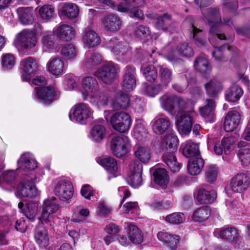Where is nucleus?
<instances>
[{
	"label": "nucleus",
	"instance_id": "5701e85b",
	"mask_svg": "<svg viewBox=\"0 0 250 250\" xmlns=\"http://www.w3.org/2000/svg\"><path fill=\"white\" fill-rule=\"evenodd\" d=\"M47 69L56 77L64 73V62L60 58L56 57L51 59L47 63Z\"/></svg>",
	"mask_w": 250,
	"mask_h": 250
},
{
	"label": "nucleus",
	"instance_id": "39448f33",
	"mask_svg": "<svg viewBox=\"0 0 250 250\" xmlns=\"http://www.w3.org/2000/svg\"><path fill=\"white\" fill-rule=\"evenodd\" d=\"M178 55L189 58L193 56L194 51L188 43L184 42L179 44L176 48H171L166 55V58L169 62L175 63L181 61Z\"/></svg>",
	"mask_w": 250,
	"mask_h": 250
},
{
	"label": "nucleus",
	"instance_id": "052dcab7",
	"mask_svg": "<svg viewBox=\"0 0 250 250\" xmlns=\"http://www.w3.org/2000/svg\"><path fill=\"white\" fill-rule=\"evenodd\" d=\"M133 134L139 141H143L147 138L148 132L143 124L138 123L134 128Z\"/></svg>",
	"mask_w": 250,
	"mask_h": 250
},
{
	"label": "nucleus",
	"instance_id": "4be33fe9",
	"mask_svg": "<svg viewBox=\"0 0 250 250\" xmlns=\"http://www.w3.org/2000/svg\"><path fill=\"white\" fill-rule=\"evenodd\" d=\"M216 192L211 190L207 187V188H199L195 196L197 201L200 204H207L213 202L216 199Z\"/></svg>",
	"mask_w": 250,
	"mask_h": 250
},
{
	"label": "nucleus",
	"instance_id": "2eb2a0df",
	"mask_svg": "<svg viewBox=\"0 0 250 250\" xmlns=\"http://www.w3.org/2000/svg\"><path fill=\"white\" fill-rule=\"evenodd\" d=\"M19 40L21 46L27 51L36 46L37 38L36 33L29 29H24L18 34Z\"/></svg>",
	"mask_w": 250,
	"mask_h": 250
},
{
	"label": "nucleus",
	"instance_id": "680f3d73",
	"mask_svg": "<svg viewBox=\"0 0 250 250\" xmlns=\"http://www.w3.org/2000/svg\"><path fill=\"white\" fill-rule=\"evenodd\" d=\"M60 53L66 59H72L76 56L77 51L72 44H66L62 46Z\"/></svg>",
	"mask_w": 250,
	"mask_h": 250
},
{
	"label": "nucleus",
	"instance_id": "69168bd1",
	"mask_svg": "<svg viewBox=\"0 0 250 250\" xmlns=\"http://www.w3.org/2000/svg\"><path fill=\"white\" fill-rule=\"evenodd\" d=\"M149 205L152 209L156 210L167 209L172 206L171 202L168 200H154L151 201Z\"/></svg>",
	"mask_w": 250,
	"mask_h": 250
},
{
	"label": "nucleus",
	"instance_id": "4c0bfd02",
	"mask_svg": "<svg viewBox=\"0 0 250 250\" xmlns=\"http://www.w3.org/2000/svg\"><path fill=\"white\" fill-rule=\"evenodd\" d=\"M102 61L100 54L96 53L88 54L83 62V67L86 69H92L99 65Z\"/></svg>",
	"mask_w": 250,
	"mask_h": 250
},
{
	"label": "nucleus",
	"instance_id": "f704fd0d",
	"mask_svg": "<svg viewBox=\"0 0 250 250\" xmlns=\"http://www.w3.org/2000/svg\"><path fill=\"white\" fill-rule=\"evenodd\" d=\"M83 41L84 45L88 48L96 46L101 42L99 36L94 31L90 29L84 31Z\"/></svg>",
	"mask_w": 250,
	"mask_h": 250
},
{
	"label": "nucleus",
	"instance_id": "a878e982",
	"mask_svg": "<svg viewBox=\"0 0 250 250\" xmlns=\"http://www.w3.org/2000/svg\"><path fill=\"white\" fill-rule=\"evenodd\" d=\"M102 23L106 30L117 32L121 29L123 23L120 18L114 14H109L102 20Z\"/></svg>",
	"mask_w": 250,
	"mask_h": 250
},
{
	"label": "nucleus",
	"instance_id": "37998d69",
	"mask_svg": "<svg viewBox=\"0 0 250 250\" xmlns=\"http://www.w3.org/2000/svg\"><path fill=\"white\" fill-rule=\"evenodd\" d=\"M106 134L105 127L100 124L94 125L90 132V139L95 142H100L104 138Z\"/></svg>",
	"mask_w": 250,
	"mask_h": 250
},
{
	"label": "nucleus",
	"instance_id": "412c9836",
	"mask_svg": "<svg viewBox=\"0 0 250 250\" xmlns=\"http://www.w3.org/2000/svg\"><path fill=\"white\" fill-rule=\"evenodd\" d=\"M36 95L41 103L49 104L56 98V90L52 87H36Z\"/></svg>",
	"mask_w": 250,
	"mask_h": 250
},
{
	"label": "nucleus",
	"instance_id": "09e8293b",
	"mask_svg": "<svg viewBox=\"0 0 250 250\" xmlns=\"http://www.w3.org/2000/svg\"><path fill=\"white\" fill-rule=\"evenodd\" d=\"M183 155L186 157H199L200 151L197 144L187 141L183 149Z\"/></svg>",
	"mask_w": 250,
	"mask_h": 250
},
{
	"label": "nucleus",
	"instance_id": "f3484780",
	"mask_svg": "<svg viewBox=\"0 0 250 250\" xmlns=\"http://www.w3.org/2000/svg\"><path fill=\"white\" fill-rule=\"evenodd\" d=\"M125 74L123 77L122 87L124 90H133L136 85V71L134 66L127 65L125 68Z\"/></svg>",
	"mask_w": 250,
	"mask_h": 250
},
{
	"label": "nucleus",
	"instance_id": "338daca9",
	"mask_svg": "<svg viewBox=\"0 0 250 250\" xmlns=\"http://www.w3.org/2000/svg\"><path fill=\"white\" fill-rule=\"evenodd\" d=\"M54 7L49 4H45L39 9V14L43 20H49L53 17L54 14Z\"/></svg>",
	"mask_w": 250,
	"mask_h": 250
},
{
	"label": "nucleus",
	"instance_id": "5fc2aeb1",
	"mask_svg": "<svg viewBox=\"0 0 250 250\" xmlns=\"http://www.w3.org/2000/svg\"><path fill=\"white\" fill-rule=\"evenodd\" d=\"M191 36L194 39L195 43L198 46H203L206 43V38L204 32L192 25L189 29Z\"/></svg>",
	"mask_w": 250,
	"mask_h": 250
},
{
	"label": "nucleus",
	"instance_id": "bf43d9fd",
	"mask_svg": "<svg viewBox=\"0 0 250 250\" xmlns=\"http://www.w3.org/2000/svg\"><path fill=\"white\" fill-rule=\"evenodd\" d=\"M218 170L214 165H209L206 167L205 175L206 181L210 183H213L217 179Z\"/></svg>",
	"mask_w": 250,
	"mask_h": 250
},
{
	"label": "nucleus",
	"instance_id": "e2e57ef3",
	"mask_svg": "<svg viewBox=\"0 0 250 250\" xmlns=\"http://www.w3.org/2000/svg\"><path fill=\"white\" fill-rule=\"evenodd\" d=\"M186 217L184 213L181 212H174L167 215L166 217V221L172 225H178L184 222Z\"/></svg>",
	"mask_w": 250,
	"mask_h": 250
},
{
	"label": "nucleus",
	"instance_id": "6e6552de",
	"mask_svg": "<svg viewBox=\"0 0 250 250\" xmlns=\"http://www.w3.org/2000/svg\"><path fill=\"white\" fill-rule=\"evenodd\" d=\"M35 180L27 179L19 183L17 187L16 195L19 197L33 198L39 194V191L34 185Z\"/></svg>",
	"mask_w": 250,
	"mask_h": 250
},
{
	"label": "nucleus",
	"instance_id": "7c9ffc66",
	"mask_svg": "<svg viewBox=\"0 0 250 250\" xmlns=\"http://www.w3.org/2000/svg\"><path fill=\"white\" fill-rule=\"evenodd\" d=\"M83 87L85 91L82 92L83 98L84 100L94 93L99 87L98 83L95 78L92 77H86L83 80Z\"/></svg>",
	"mask_w": 250,
	"mask_h": 250
},
{
	"label": "nucleus",
	"instance_id": "7ed1b4c3",
	"mask_svg": "<svg viewBox=\"0 0 250 250\" xmlns=\"http://www.w3.org/2000/svg\"><path fill=\"white\" fill-rule=\"evenodd\" d=\"M155 26L159 30L172 34L177 31L179 24L171 15L163 13L157 17Z\"/></svg>",
	"mask_w": 250,
	"mask_h": 250
},
{
	"label": "nucleus",
	"instance_id": "a19ab883",
	"mask_svg": "<svg viewBox=\"0 0 250 250\" xmlns=\"http://www.w3.org/2000/svg\"><path fill=\"white\" fill-rule=\"evenodd\" d=\"M176 98V96L173 95L161 97L159 100L162 108L170 114L174 113L175 110Z\"/></svg>",
	"mask_w": 250,
	"mask_h": 250
},
{
	"label": "nucleus",
	"instance_id": "2f4dec72",
	"mask_svg": "<svg viewBox=\"0 0 250 250\" xmlns=\"http://www.w3.org/2000/svg\"><path fill=\"white\" fill-rule=\"evenodd\" d=\"M24 205L20 202L18 204L19 208L24 215L30 221H34L38 210L39 204L37 202H30Z\"/></svg>",
	"mask_w": 250,
	"mask_h": 250
},
{
	"label": "nucleus",
	"instance_id": "8fccbe9b",
	"mask_svg": "<svg viewBox=\"0 0 250 250\" xmlns=\"http://www.w3.org/2000/svg\"><path fill=\"white\" fill-rule=\"evenodd\" d=\"M242 89L237 85H233L226 91V98L230 102L237 101L242 96Z\"/></svg>",
	"mask_w": 250,
	"mask_h": 250
},
{
	"label": "nucleus",
	"instance_id": "6ab92c4d",
	"mask_svg": "<svg viewBox=\"0 0 250 250\" xmlns=\"http://www.w3.org/2000/svg\"><path fill=\"white\" fill-rule=\"evenodd\" d=\"M106 46L111 49L115 55L124 56L129 50L128 43L123 41H120L116 37L112 38L107 41Z\"/></svg>",
	"mask_w": 250,
	"mask_h": 250
},
{
	"label": "nucleus",
	"instance_id": "9b49d317",
	"mask_svg": "<svg viewBox=\"0 0 250 250\" xmlns=\"http://www.w3.org/2000/svg\"><path fill=\"white\" fill-rule=\"evenodd\" d=\"M21 79L23 82L29 81L32 75L37 70L38 64L36 59L28 57L22 59L21 62Z\"/></svg>",
	"mask_w": 250,
	"mask_h": 250
},
{
	"label": "nucleus",
	"instance_id": "58836bf2",
	"mask_svg": "<svg viewBox=\"0 0 250 250\" xmlns=\"http://www.w3.org/2000/svg\"><path fill=\"white\" fill-rule=\"evenodd\" d=\"M159 78L160 83L167 88L173 79L172 70L163 66H159Z\"/></svg>",
	"mask_w": 250,
	"mask_h": 250
},
{
	"label": "nucleus",
	"instance_id": "0e129e2a",
	"mask_svg": "<svg viewBox=\"0 0 250 250\" xmlns=\"http://www.w3.org/2000/svg\"><path fill=\"white\" fill-rule=\"evenodd\" d=\"M194 67L201 73H206L209 69L208 62L203 57H198L195 61Z\"/></svg>",
	"mask_w": 250,
	"mask_h": 250
},
{
	"label": "nucleus",
	"instance_id": "13d9d810",
	"mask_svg": "<svg viewBox=\"0 0 250 250\" xmlns=\"http://www.w3.org/2000/svg\"><path fill=\"white\" fill-rule=\"evenodd\" d=\"M16 178V174L13 170L3 171L0 176V184L12 186Z\"/></svg>",
	"mask_w": 250,
	"mask_h": 250
},
{
	"label": "nucleus",
	"instance_id": "c756f323",
	"mask_svg": "<svg viewBox=\"0 0 250 250\" xmlns=\"http://www.w3.org/2000/svg\"><path fill=\"white\" fill-rule=\"evenodd\" d=\"M215 103L213 99H207L204 106L200 108L201 116L205 118L207 122L212 123L214 121L215 115L214 111Z\"/></svg>",
	"mask_w": 250,
	"mask_h": 250
},
{
	"label": "nucleus",
	"instance_id": "f8f14e48",
	"mask_svg": "<svg viewBox=\"0 0 250 250\" xmlns=\"http://www.w3.org/2000/svg\"><path fill=\"white\" fill-rule=\"evenodd\" d=\"M128 143V138L126 136L113 137L110 141V147L113 154L118 157L124 156L127 153Z\"/></svg>",
	"mask_w": 250,
	"mask_h": 250
},
{
	"label": "nucleus",
	"instance_id": "f257e3e1",
	"mask_svg": "<svg viewBox=\"0 0 250 250\" xmlns=\"http://www.w3.org/2000/svg\"><path fill=\"white\" fill-rule=\"evenodd\" d=\"M204 21L207 22L210 27L209 33L215 34L220 40H225L226 37L223 34L218 33V27L221 24H226L230 26L232 22L230 19H221L220 13L217 7H209L202 10Z\"/></svg>",
	"mask_w": 250,
	"mask_h": 250
},
{
	"label": "nucleus",
	"instance_id": "e433bc0d",
	"mask_svg": "<svg viewBox=\"0 0 250 250\" xmlns=\"http://www.w3.org/2000/svg\"><path fill=\"white\" fill-rule=\"evenodd\" d=\"M154 182L163 188H166L169 182L167 171L163 168H157L153 173Z\"/></svg>",
	"mask_w": 250,
	"mask_h": 250
},
{
	"label": "nucleus",
	"instance_id": "6e6d98bb",
	"mask_svg": "<svg viewBox=\"0 0 250 250\" xmlns=\"http://www.w3.org/2000/svg\"><path fill=\"white\" fill-rule=\"evenodd\" d=\"M89 211L87 208L81 206L77 207L74 210L72 221L78 223L83 221L89 215Z\"/></svg>",
	"mask_w": 250,
	"mask_h": 250
},
{
	"label": "nucleus",
	"instance_id": "3c124183",
	"mask_svg": "<svg viewBox=\"0 0 250 250\" xmlns=\"http://www.w3.org/2000/svg\"><path fill=\"white\" fill-rule=\"evenodd\" d=\"M210 215V209L208 206H204L195 210L192 218L196 222H202L206 220Z\"/></svg>",
	"mask_w": 250,
	"mask_h": 250
},
{
	"label": "nucleus",
	"instance_id": "cd10ccee",
	"mask_svg": "<svg viewBox=\"0 0 250 250\" xmlns=\"http://www.w3.org/2000/svg\"><path fill=\"white\" fill-rule=\"evenodd\" d=\"M18 169L33 170L37 167V162L29 152L22 154L17 161Z\"/></svg>",
	"mask_w": 250,
	"mask_h": 250
},
{
	"label": "nucleus",
	"instance_id": "a211bd4d",
	"mask_svg": "<svg viewBox=\"0 0 250 250\" xmlns=\"http://www.w3.org/2000/svg\"><path fill=\"white\" fill-rule=\"evenodd\" d=\"M250 176L245 173L238 174L232 178L230 187L236 192H241L246 190L250 185Z\"/></svg>",
	"mask_w": 250,
	"mask_h": 250
},
{
	"label": "nucleus",
	"instance_id": "ddd939ff",
	"mask_svg": "<svg viewBox=\"0 0 250 250\" xmlns=\"http://www.w3.org/2000/svg\"><path fill=\"white\" fill-rule=\"evenodd\" d=\"M196 113L193 110L182 114L176 122L178 130L181 134H188L192 127L193 118L196 116Z\"/></svg>",
	"mask_w": 250,
	"mask_h": 250
},
{
	"label": "nucleus",
	"instance_id": "b1692460",
	"mask_svg": "<svg viewBox=\"0 0 250 250\" xmlns=\"http://www.w3.org/2000/svg\"><path fill=\"white\" fill-rule=\"evenodd\" d=\"M235 141V138L233 136L225 137L222 139L221 141H219L214 144L213 150L215 154L218 155L222 154L223 151L227 155L229 154L231 146Z\"/></svg>",
	"mask_w": 250,
	"mask_h": 250
},
{
	"label": "nucleus",
	"instance_id": "a18cd8bd",
	"mask_svg": "<svg viewBox=\"0 0 250 250\" xmlns=\"http://www.w3.org/2000/svg\"><path fill=\"white\" fill-rule=\"evenodd\" d=\"M100 164L109 174L114 175L116 177L115 174L118 170V166L116 161L115 159L112 157H107L105 158L101 159L100 161H98Z\"/></svg>",
	"mask_w": 250,
	"mask_h": 250
},
{
	"label": "nucleus",
	"instance_id": "20e7f679",
	"mask_svg": "<svg viewBox=\"0 0 250 250\" xmlns=\"http://www.w3.org/2000/svg\"><path fill=\"white\" fill-rule=\"evenodd\" d=\"M119 71L117 66L109 62L104 64L95 73L94 75L106 84L111 83L116 78Z\"/></svg>",
	"mask_w": 250,
	"mask_h": 250
},
{
	"label": "nucleus",
	"instance_id": "aec40b11",
	"mask_svg": "<svg viewBox=\"0 0 250 250\" xmlns=\"http://www.w3.org/2000/svg\"><path fill=\"white\" fill-rule=\"evenodd\" d=\"M54 32L58 39L65 42L71 41L76 35L75 29L67 24H62L56 26Z\"/></svg>",
	"mask_w": 250,
	"mask_h": 250
},
{
	"label": "nucleus",
	"instance_id": "4d7b16f0",
	"mask_svg": "<svg viewBox=\"0 0 250 250\" xmlns=\"http://www.w3.org/2000/svg\"><path fill=\"white\" fill-rule=\"evenodd\" d=\"M164 89L166 88L160 83L150 85L144 84L143 90L145 95L149 97H154Z\"/></svg>",
	"mask_w": 250,
	"mask_h": 250
},
{
	"label": "nucleus",
	"instance_id": "c85d7f7f",
	"mask_svg": "<svg viewBox=\"0 0 250 250\" xmlns=\"http://www.w3.org/2000/svg\"><path fill=\"white\" fill-rule=\"evenodd\" d=\"M42 49L46 52H54L58 48L59 44L55 34L49 33L42 35L41 39Z\"/></svg>",
	"mask_w": 250,
	"mask_h": 250
},
{
	"label": "nucleus",
	"instance_id": "de8ad7c7",
	"mask_svg": "<svg viewBox=\"0 0 250 250\" xmlns=\"http://www.w3.org/2000/svg\"><path fill=\"white\" fill-rule=\"evenodd\" d=\"M163 160L172 172H177L180 170L181 165L177 161L174 153L169 154H163Z\"/></svg>",
	"mask_w": 250,
	"mask_h": 250
},
{
	"label": "nucleus",
	"instance_id": "dca6fc26",
	"mask_svg": "<svg viewBox=\"0 0 250 250\" xmlns=\"http://www.w3.org/2000/svg\"><path fill=\"white\" fill-rule=\"evenodd\" d=\"M152 128L153 132L158 135L173 131L169 118L163 115L156 117L154 119Z\"/></svg>",
	"mask_w": 250,
	"mask_h": 250
},
{
	"label": "nucleus",
	"instance_id": "774afa93",
	"mask_svg": "<svg viewBox=\"0 0 250 250\" xmlns=\"http://www.w3.org/2000/svg\"><path fill=\"white\" fill-rule=\"evenodd\" d=\"M143 73L146 79L150 82L155 81L158 77L157 70L152 65H149L145 68Z\"/></svg>",
	"mask_w": 250,
	"mask_h": 250
},
{
	"label": "nucleus",
	"instance_id": "f03ea898",
	"mask_svg": "<svg viewBox=\"0 0 250 250\" xmlns=\"http://www.w3.org/2000/svg\"><path fill=\"white\" fill-rule=\"evenodd\" d=\"M92 113L93 111L88 104L80 103L75 104L71 108L69 113V117L73 122L84 124L91 117Z\"/></svg>",
	"mask_w": 250,
	"mask_h": 250
},
{
	"label": "nucleus",
	"instance_id": "393cba45",
	"mask_svg": "<svg viewBox=\"0 0 250 250\" xmlns=\"http://www.w3.org/2000/svg\"><path fill=\"white\" fill-rule=\"evenodd\" d=\"M240 113L236 110L229 111L226 116L224 128L225 131L229 132L236 128L240 122Z\"/></svg>",
	"mask_w": 250,
	"mask_h": 250
},
{
	"label": "nucleus",
	"instance_id": "473e14b6",
	"mask_svg": "<svg viewBox=\"0 0 250 250\" xmlns=\"http://www.w3.org/2000/svg\"><path fill=\"white\" fill-rule=\"evenodd\" d=\"M88 98L90 103L99 108L106 105L110 98L108 93L105 91H100L98 93H92Z\"/></svg>",
	"mask_w": 250,
	"mask_h": 250
},
{
	"label": "nucleus",
	"instance_id": "c9c22d12",
	"mask_svg": "<svg viewBox=\"0 0 250 250\" xmlns=\"http://www.w3.org/2000/svg\"><path fill=\"white\" fill-rule=\"evenodd\" d=\"M62 15L69 19H73L78 17L79 9L77 4L73 3L65 2L61 9Z\"/></svg>",
	"mask_w": 250,
	"mask_h": 250
},
{
	"label": "nucleus",
	"instance_id": "79ce46f5",
	"mask_svg": "<svg viewBox=\"0 0 250 250\" xmlns=\"http://www.w3.org/2000/svg\"><path fill=\"white\" fill-rule=\"evenodd\" d=\"M129 104V99L127 94L123 92L119 91L116 93L115 100L113 105L117 109H125Z\"/></svg>",
	"mask_w": 250,
	"mask_h": 250
},
{
	"label": "nucleus",
	"instance_id": "0eeeda50",
	"mask_svg": "<svg viewBox=\"0 0 250 250\" xmlns=\"http://www.w3.org/2000/svg\"><path fill=\"white\" fill-rule=\"evenodd\" d=\"M113 128L120 132L127 131L130 127L131 120L129 115L125 112H116L111 117Z\"/></svg>",
	"mask_w": 250,
	"mask_h": 250
},
{
	"label": "nucleus",
	"instance_id": "603ef678",
	"mask_svg": "<svg viewBox=\"0 0 250 250\" xmlns=\"http://www.w3.org/2000/svg\"><path fill=\"white\" fill-rule=\"evenodd\" d=\"M130 241L134 244H140L143 240V236L141 230L136 226L130 225L128 232Z\"/></svg>",
	"mask_w": 250,
	"mask_h": 250
},
{
	"label": "nucleus",
	"instance_id": "49530a36",
	"mask_svg": "<svg viewBox=\"0 0 250 250\" xmlns=\"http://www.w3.org/2000/svg\"><path fill=\"white\" fill-rule=\"evenodd\" d=\"M135 157L142 163L146 164L149 162L151 157V151L148 147L138 146L134 148Z\"/></svg>",
	"mask_w": 250,
	"mask_h": 250
},
{
	"label": "nucleus",
	"instance_id": "72a5a7b5",
	"mask_svg": "<svg viewBox=\"0 0 250 250\" xmlns=\"http://www.w3.org/2000/svg\"><path fill=\"white\" fill-rule=\"evenodd\" d=\"M34 237L36 243L40 247L45 248L48 246L49 237L47 230L42 225H39L36 228Z\"/></svg>",
	"mask_w": 250,
	"mask_h": 250
},
{
	"label": "nucleus",
	"instance_id": "4468645a",
	"mask_svg": "<svg viewBox=\"0 0 250 250\" xmlns=\"http://www.w3.org/2000/svg\"><path fill=\"white\" fill-rule=\"evenodd\" d=\"M178 139L173 131L167 133L162 139L160 148L163 154L175 153L177 149Z\"/></svg>",
	"mask_w": 250,
	"mask_h": 250
},
{
	"label": "nucleus",
	"instance_id": "864d4df0",
	"mask_svg": "<svg viewBox=\"0 0 250 250\" xmlns=\"http://www.w3.org/2000/svg\"><path fill=\"white\" fill-rule=\"evenodd\" d=\"M207 94L211 97H215L216 94L222 89V86L220 82L213 79L205 84Z\"/></svg>",
	"mask_w": 250,
	"mask_h": 250
},
{
	"label": "nucleus",
	"instance_id": "423d86ee",
	"mask_svg": "<svg viewBox=\"0 0 250 250\" xmlns=\"http://www.w3.org/2000/svg\"><path fill=\"white\" fill-rule=\"evenodd\" d=\"M56 198L52 197L51 198L46 199L44 201L42 205V210L41 216L39 217L40 221L43 223H50L52 225L54 215L52 214L57 211L59 209V205L55 202Z\"/></svg>",
	"mask_w": 250,
	"mask_h": 250
},
{
	"label": "nucleus",
	"instance_id": "c03bdc74",
	"mask_svg": "<svg viewBox=\"0 0 250 250\" xmlns=\"http://www.w3.org/2000/svg\"><path fill=\"white\" fill-rule=\"evenodd\" d=\"M204 165V161L202 158H194L188 162V171L190 175H198L201 172Z\"/></svg>",
	"mask_w": 250,
	"mask_h": 250
},
{
	"label": "nucleus",
	"instance_id": "9d476101",
	"mask_svg": "<svg viewBox=\"0 0 250 250\" xmlns=\"http://www.w3.org/2000/svg\"><path fill=\"white\" fill-rule=\"evenodd\" d=\"M214 234L218 238L230 241L234 244L236 243L241 239L239 230L235 227L229 226L216 229L214 231Z\"/></svg>",
	"mask_w": 250,
	"mask_h": 250
},
{
	"label": "nucleus",
	"instance_id": "ea45409f",
	"mask_svg": "<svg viewBox=\"0 0 250 250\" xmlns=\"http://www.w3.org/2000/svg\"><path fill=\"white\" fill-rule=\"evenodd\" d=\"M19 20L23 25L32 24L34 21L32 11L29 7H20L17 10Z\"/></svg>",
	"mask_w": 250,
	"mask_h": 250
},
{
	"label": "nucleus",
	"instance_id": "bb28decb",
	"mask_svg": "<svg viewBox=\"0 0 250 250\" xmlns=\"http://www.w3.org/2000/svg\"><path fill=\"white\" fill-rule=\"evenodd\" d=\"M158 239L166 244L171 250H176L178 247L180 237L166 232L160 231L157 234Z\"/></svg>",
	"mask_w": 250,
	"mask_h": 250
},
{
	"label": "nucleus",
	"instance_id": "1a4fd4ad",
	"mask_svg": "<svg viewBox=\"0 0 250 250\" xmlns=\"http://www.w3.org/2000/svg\"><path fill=\"white\" fill-rule=\"evenodd\" d=\"M54 192L55 195L60 200L68 201L73 196V187L70 181L66 180H61L56 184Z\"/></svg>",
	"mask_w": 250,
	"mask_h": 250
}]
</instances>
